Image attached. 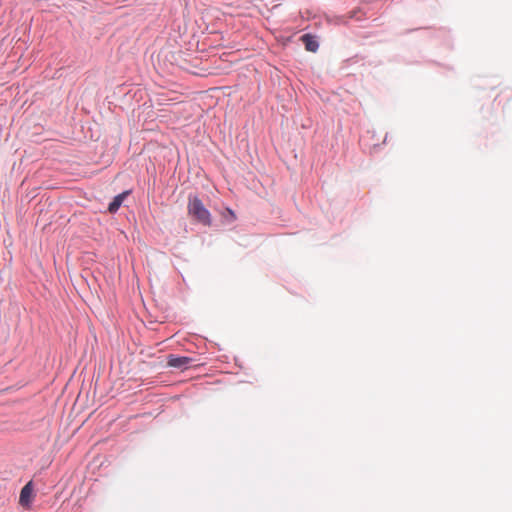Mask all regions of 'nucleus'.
Instances as JSON below:
<instances>
[{"instance_id":"nucleus-3","label":"nucleus","mask_w":512,"mask_h":512,"mask_svg":"<svg viewBox=\"0 0 512 512\" xmlns=\"http://www.w3.org/2000/svg\"><path fill=\"white\" fill-rule=\"evenodd\" d=\"M33 488L31 482L27 483L20 492L19 502L22 506H29L32 498Z\"/></svg>"},{"instance_id":"nucleus-1","label":"nucleus","mask_w":512,"mask_h":512,"mask_svg":"<svg viewBox=\"0 0 512 512\" xmlns=\"http://www.w3.org/2000/svg\"><path fill=\"white\" fill-rule=\"evenodd\" d=\"M188 213L199 223L205 226L211 225V214L197 196L189 197Z\"/></svg>"},{"instance_id":"nucleus-4","label":"nucleus","mask_w":512,"mask_h":512,"mask_svg":"<svg viewBox=\"0 0 512 512\" xmlns=\"http://www.w3.org/2000/svg\"><path fill=\"white\" fill-rule=\"evenodd\" d=\"M301 41L307 51L316 52L318 50L319 44L314 36L310 34H304L301 37Z\"/></svg>"},{"instance_id":"nucleus-2","label":"nucleus","mask_w":512,"mask_h":512,"mask_svg":"<svg viewBox=\"0 0 512 512\" xmlns=\"http://www.w3.org/2000/svg\"><path fill=\"white\" fill-rule=\"evenodd\" d=\"M192 363V359L186 356L168 355L167 364L169 367L177 369H186Z\"/></svg>"},{"instance_id":"nucleus-6","label":"nucleus","mask_w":512,"mask_h":512,"mask_svg":"<svg viewBox=\"0 0 512 512\" xmlns=\"http://www.w3.org/2000/svg\"><path fill=\"white\" fill-rule=\"evenodd\" d=\"M229 213L232 215L233 218H235L233 211L229 210Z\"/></svg>"},{"instance_id":"nucleus-5","label":"nucleus","mask_w":512,"mask_h":512,"mask_svg":"<svg viewBox=\"0 0 512 512\" xmlns=\"http://www.w3.org/2000/svg\"><path fill=\"white\" fill-rule=\"evenodd\" d=\"M127 194H128V191H124L121 194L117 195L113 199V201L109 204V207H108L109 212H111V213L116 212L119 209V207L121 206V204H122L124 198L127 196Z\"/></svg>"}]
</instances>
